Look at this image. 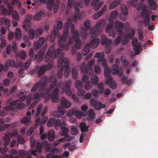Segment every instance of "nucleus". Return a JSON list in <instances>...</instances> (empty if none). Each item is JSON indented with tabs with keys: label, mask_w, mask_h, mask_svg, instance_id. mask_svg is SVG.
Returning <instances> with one entry per match:
<instances>
[{
	"label": "nucleus",
	"mask_w": 158,
	"mask_h": 158,
	"mask_svg": "<svg viewBox=\"0 0 158 158\" xmlns=\"http://www.w3.org/2000/svg\"><path fill=\"white\" fill-rule=\"evenodd\" d=\"M52 65L51 63H48L46 65H43L38 68L37 71V75L38 77H40L42 75L46 70H48L51 69Z\"/></svg>",
	"instance_id": "obj_16"
},
{
	"label": "nucleus",
	"mask_w": 158,
	"mask_h": 158,
	"mask_svg": "<svg viewBox=\"0 0 158 158\" xmlns=\"http://www.w3.org/2000/svg\"><path fill=\"white\" fill-rule=\"evenodd\" d=\"M27 154V152L23 150H19L18 152L19 155L22 158H24L25 156H26Z\"/></svg>",
	"instance_id": "obj_64"
},
{
	"label": "nucleus",
	"mask_w": 158,
	"mask_h": 158,
	"mask_svg": "<svg viewBox=\"0 0 158 158\" xmlns=\"http://www.w3.org/2000/svg\"><path fill=\"white\" fill-rule=\"evenodd\" d=\"M75 47L77 49L80 48L82 46V42L81 40L79 39H77L75 40Z\"/></svg>",
	"instance_id": "obj_57"
},
{
	"label": "nucleus",
	"mask_w": 158,
	"mask_h": 158,
	"mask_svg": "<svg viewBox=\"0 0 158 158\" xmlns=\"http://www.w3.org/2000/svg\"><path fill=\"white\" fill-rule=\"evenodd\" d=\"M0 120H2V123H0V132L3 131L5 130L6 128H7L10 125L9 124H6L4 125V123L2 118L0 119Z\"/></svg>",
	"instance_id": "obj_52"
},
{
	"label": "nucleus",
	"mask_w": 158,
	"mask_h": 158,
	"mask_svg": "<svg viewBox=\"0 0 158 158\" xmlns=\"http://www.w3.org/2000/svg\"><path fill=\"white\" fill-rule=\"evenodd\" d=\"M111 70L113 74H117L119 76H122L123 72V68L118 67L116 64H114L113 65Z\"/></svg>",
	"instance_id": "obj_17"
},
{
	"label": "nucleus",
	"mask_w": 158,
	"mask_h": 158,
	"mask_svg": "<svg viewBox=\"0 0 158 158\" xmlns=\"http://www.w3.org/2000/svg\"><path fill=\"white\" fill-rule=\"evenodd\" d=\"M10 134H8L5 135L3 137V139L4 141L3 143V145L6 146L8 144L10 141Z\"/></svg>",
	"instance_id": "obj_41"
},
{
	"label": "nucleus",
	"mask_w": 158,
	"mask_h": 158,
	"mask_svg": "<svg viewBox=\"0 0 158 158\" xmlns=\"http://www.w3.org/2000/svg\"><path fill=\"white\" fill-rule=\"evenodd\" d=\"M43 28H38L35 31V36L37 38L39 37L43 34Z\"/></svg>",
	"instance_id": "obj_48"
},
{
	"label": "nucleus",
	"mask_w": 158,
	"mask_h": 158,
	"mask_svg": "<svg viewBox=\"0 0 158 158\" xmlns=\"http://www.w3.org/2000/svg\"><path fill=\"white\" fill-rule=\"evenodd\" d=\"M67 37L66 36H62L60 38V43L59 44H60V46L61 45H63L64 47V50L65 49L67 51V48H68V46L67 44L65 45V43H66L65 42L66 40H67Z\"/></svg>",
	"instance_id": "obj_29"
},
{
	"label": "nucleus",
	"mask_w": 158,
	"mask_h": 158,
	"mask_svg": "<svg viewBox=\"0 0 158 158\" xmlns=\"http://www.w3.org/2000/svg\"><path fill=\"white\" fill-rule=\"evenodd\" d=\"M10 2L11 3V5H12L16 4L17 3H18V2H20V1L19 0H4V2L6 3H10L9 2Z\"/></svg>",
	"instance_id": "obj_60"
},
{
	"label": "nucleus",
	"mask_w": 158,
	"mask_h": 158,
	"mask_svg": "<svg viewBox=\"0 0 158 158\" xmlns=\"http://www.w3.org/2000/svg\"><path fill=\"white\" fill-rule=\"evenodd\" d=\"M103 4L102 2L95 1H93L91 5L94 6V10H97L102 6Z\"/></svg>",
	"instance_id": "obj_32"
},
{
	"label": "nucleus",
	"mask_w": 158,
	"mask_h": 158,
	"mask_svg": "<svg viewBox=\"0 0 158 158\" xmlns=\"http://www.w3.org/2000/svg\"><path fill=\"white\" fill-rule=\"evenodd\" d=\"M147 2L150 9L155 10L157 9V5L154 0H147Z\"/></svg>",
	"instance_id": "obj_26"
},
{
	"label": "nucleus",
	"mask_w": 158,
	"mask_h": 158,
	"mask_svg": "<svg viewBox=\"0 0 158 158\" xmlns=\"http://www.w3.org/2000/svg\"><path fill=\"white\" fill-rule=\"evenodd\" d=\"M45 40L44 38L42 37L40 38L38 41L34 42V48L35 50L39 49L41 48Z\"/></svg>",
	"instance_id": "obj_19"
},
{
	"label": "nucleus",
	"mask_w": 158,
	"mask_h": 158,
	"mask_svg": "<svg viewBox=\"0 0 158 158\" xmlns=\"http://www.w3.org/2000/svg\"><path fill=\"white\" fill-rule=\"evenodd\" d=\"M61 132H60L59 134L62 136H64L66 138H69L70 135L68 133L69 131V129L66 127H61L60 128Z\"/></svg>",
	"instance_id": "obj_24"
},
{
	"label": "nucleus",
	"mask_w": 158,
	"mask_h": 158,
	"mask_svg": "<svg viewBox=\"0 0 158 158\" xmlns=\"http://www.w3.org/2000/svg\"><path fill=\"white\" fill-rule=\"evenodd\" d=\"M90 102L96 110H99L106 107L105 104H103L101 102L97 101L96 99H90Z\"/></svg>",
	"instance_id": "obj_13"
},
{
	"label": "nucleus",
	"mask_w": 158,
	"mask_h": 158,
	"mask_svg": "<svg viewBox=\"0 0 158 158\" xmlns=\"http://www.w3.org/2000/svg\"><path fill=\"white\" fill-rule=\"evenodd\" d=\"M141 10V11L140 13V16L142 18L144 17L143 20V23L146 26H147L149 24L151 21L150 15L148 14V11L146 9L145 5L143 4L140 5L138 6V10Z\"/></svg>",
	"instance_id": "obj_8"
},
{
	"label": "nucleus",
	"mask_w": 158,
	"mask_h": 158,
	"mask_svg": "<svg viewBox=\"0 0 158 158\" xmlns=\"http://www.w3.org/2000/svg\"><path fill=\"white\" fill-rule=\"evenodd\" d=\"M85 81H83L82 80V81L80 80H77L75 83V86L76 88L77 89H80L83 87V86L84 85H83V82H85Z\"/></svg>",
	"instance_id": "obj_40"
},
{
	"label": "nucleus",
	"mask_w": 158,
	"mask_h": 158,
	"mask_svg": "<svg viewBox=\"0 0 158 158\" xmlns=\"http://www.w3.org/2000/svg\"><path fill=\"white\" fill-rule=\"evenodd\" d=\"M81 107L82 110L83 111L84 116H86L88 114L87 111L88 109V106L86 105H83Z\"/></svg>",
	"instance_id": "obj_61"
},
{
	"label": "nucleus",
	"mask_w": 158,
	"mask_h": 158,
	"mask_svg": "<svg viewBox=\"0 0 158 158\" xmlns=\"http://www.w3.org/2000/svg\"><path fill=\"white\" fill-rule=\"evenodd\" d=\"M103 86V84L101 82H99L97 86L98 88V90L100 93H102L103 92L104 89Z\"/></svg>",
	"instance_id": "obj_62"
},
{
	"label": "nucleus",
	"mask_w": 158,
	"mask_h": 158,
	"mask_svg": "<svg viewBox=\"0 0 158 158\" xmlns=\"http://www.w3.org/2000/svg\"><path fill=\"white\" fill-rule=\"evenodd\" d=\"M120 3L119 0H114L110 4L109 9L110 10L114 8L115 7L117 6Z\"/></svg>",
	"instance_id": "obj_44"
},
{
	"label": "nucleus",
	"mask_w": 158,
	"mask_h": 158,
	"mask_svg": "<svg viewBox=\"0 0 158 158\" xmlns=\"http://www.w3.org/2000/svg\"><path fill=\"white\" fill-rule=\"evenodd\" d=\"M28 36L30 39L32 40L35 37H36L35 34V31L33 29H30L28 32Z\"/></svg>",
	"instance_id": "obj_50"
},
{
	"label": "nucleus",
	"mask_w": 158,
	"mask_h": 158,
	"mask_svg": "<svg viewBox=\"0 0 158 158\" xmlns=\"http://www.w3.org/2000/svg\"><path fill=\"white\" fill-rule=\"evenodd\" d=\"M1 22L3 23H4L6 27L9 28L10 26V20L8 19H1Z\"/></svg>",
	"instance_id": "obj_55"
},
{
	"label": "nucleus",
	"mask_w": 158,
	"mask_h": 158,
	"mask_svg": "<svg viewBox=\"0 0 158 158\" xmlns=\"http://www.w3.org/2000/svg\"><path fill=\"white\" fill-rule=\"evenodd\" d=\"M71 81L70 80L67 81L65 83V90L66 94L68 96H71L72 99H77L76 94H73L70 89L71 85Z\"/></svg>",
	"instance_id": "obj_12"
},
{
	"label": "nucleus",
	"mask_w": 158,
	"mask_h": 158,
	"mask_svg": "<svg viewBox=\"0 0 158 158\" xmlns=\"http://www.w3.org/2000/svg\"><path fill=\"white\" fill-rule=\"evenodd\" d=\"M12 99H8L6 102V105H9L4 107L6 110H11L13 112L18 111L19 110L24 107L25 104L21 102L24 101L25 99H20V100H16L12 101Z\"/></svg>",
	"instance_id": "obj_2"
},
{
	"label": "nucleus",
	"mask_w": 158,
	"mask_h": 158,
	"mask_svg": "<svg viewBox=\"0 0 158 158\" xmlns=\"http://www.w3.org/2000/svg\"><path fill=\"white\" fill-rule=\"evenodd\" d=\"M55 137V131L53 130H50L48 134V139L50 141H52L54 140Z\"/></svg>",
	"instance_id": "obj_33"
},
{
	"label": "nucleus",
	"mask_w": 158,
	"mask_h": 158,
	"mask_svg": "<svg viewBox=\"0 0 158 158\" xmlns=\"http://www.w3.org/2000/svg\"><path fill=\"white\" fill-rule=\"evenodd\" d=\"M45 150L48 152H52L54 153H57L59 151V149L55 147H52L51 145L47 144L45 147Z\"/></svg>",
	"instance_id": "obj_22"
},
{
	"label": "nucleus",
	"mask_w": 158,
	"mask_h": 158,
	"mask_svg": "<svg viewBox=\"0 0 158 158\" xmlns=\"http://www.w3.org/2000/svg\"><path fill=\"white\" fill-rule=\"evenodd\" d=\"M15 37L17 39H19L21 36V32L20 29L17 28L15 31Z\"/></svg>",
	"instance_id": "obj_63"
},
{
	"label": "nucleus",
	"mask_w": 158,
	"mask_h": 158,
	"mask_svg": "<svg viewBox=\"0 0 158 158\" xmlns=\"http://www.w3.org/2000/svg\"><path fill=\"white\" fill-rule=\"evenodd\" d=\"M47 108L44 106L43 107L42 105L39 104L36 108V110L35 112L36 116H39L40 114L42 116H44L45 114L47 112Z\"/></svg>",
	"instance_id": "obj_14"
},
{
	"label": "nucleus",
	"mask_w": 158,
	"mask_h": 158,
	"mask_svg": "<svg viewBox=\"0 0 158 158\" xmlns=\"http://www.w3.org/2000/svg\"><path fill=\"white\" fill-rule=\"evenodd\" d=\"M90 47L89 44H86L82 50V55L85 56L89 52L90 50Z\"/></svg>",
	"instance_id": "obj_36"
},
{
	"label": "nucleus",
	"mask_w": 158,
	"mask_h": 158,
	"mask_svg": "<svg viewBox=\"0 0 158 158\" xmlns=\"http://www.w3.org/2000/svg\"><path fill=\"white\" fill-rule=\"evenodd\" d=\"M64 47L63 45H61L57 49H54L52 51L50 50L47 53L45 57V62H48L49 60L50 61L49 63H51L53 65V63L52 62V60H53L54 58L56 59L58 58L61 56V55H63V57H64Z\"/></svg>",
	"instance_id": "obj_1"
},
{
	"label": "nucleus",
	"mask_w": 158,
	"mask_h": 158,
	"mask_svg": "<svg viewBox=\"0 0 158 158\" xmlns=\"http://www.w3.org/2000/svg\"><path fill=\"white\" fill-rule=\"evenodd\" d=\"M100 43V40L98 39L95 38L92 40L90 43V46L92 48H95Z\"/></svg>",
	"instance_id": "obj_27"
},
{
	"label": "nucleus",
	"mask_w": 158,
	"mask_h": 158,
	"mask_svg": "<svg viewBox=\"0 0 158 158\" xmlns=\"http://www.w3.org/2000/svg\"><path fill=\"white\" fill-rule=\"evenodd\" d=\"M60 102L61 106L64 108H68L70 106L71 103L68 99H62Z\"/></svg>",
	"instance_id": "obj_28"
},
{
	"label": "nucleus",
	"mask_w": 158,
	"mask_h": 158,
	"mask_svg": "<svg viewBox=\"0 0 158 158\" xmlns=\"http://www.w3.org/2000/svg\"><path fill=\"white\" fill-rule=\"evenodd\" d=\"M48 119V117L46 116H44L41 119L40 117L38 118L35 123L34 128H36L38 125L40 126H41L44 125L47 121Z\"/></svg>",
	"instance_id": "obj_18"
},
{
	"label": "nucleus",
	"mask_w": 158,
	"mask_h": 158,
	"mask_svg": "<svg viewBox=\"0 0 158 158\" xmlns=\"http://www.w3.org/2000/svg\"><path fill=\"white\" fill-rule=\"evenodd\" d=\"M31 64L30 61L27 60L23 65H21L20 68L18 69V73H21L24 70L27 69L29 67Z\"/></svg>",
	"instance_id": "obj_25"
},
{
	"label": "nucleus",
	"mask_w": 158,
	"mask_h": 158,
	"mask_svg": "<svg viewBox=\"0 0 158 158\" xmlns=\"http://www.w3.org/2000/svg\"><path fill=\"white\" fill-rule=\"evenodd\" d=\"M84 67L80 66V69L82 70V72L84 73H86L83 75L82 77V80L84 81H86L88 79L89 76V75H91L93 72V69L89 67H85V65H83Z\"/></svg>",
	"instance_id": "obj_11"
},
{
	"label": "nucleus",
	"mask_w": 158,
	"mask_h": 158,
	"mask_svg": "<svg viewBox=\"0 0 158 158\" xmlns=\"http://www.w3.org/2000/svg\"><path fill=\"white\" fill-rule=\"evenodd\" d=\"M101 43L102 45H106L107 48H110L112 47L111 41L109 39L107 40L106 35H102L101 37Z\"/></svg>",
	"instance_id": "obj_15"
},
{
	"label": "nucleus",
	"mask_w": 158,
	"mask_h": 158,
	"mask_svg": "<svg viewBox=\"0 0 158 158\" xmlns=\"http://www.w3.org/2000/svg\"><path fill=\"white\" fill-rule=\"evenodd\" d=\"M121 9L123 14L124 16H127L128 14V10L127 6L124 4L122 5Z\"/></svg>",
	"instance_id": "obj_45"
},
{
	"label": "nucleus",
	"mask_w": 158,
	"mask_h": 158,
	"mask_svg": "<svg viewBox=\"0 0 158 158\" xmlns=\"http://www.w3.org/2000/svg\"><path fill=\"white\" fill-rule=\"evenodd\" d=\"M106 23L105 19L100 20L91 30L90 33L94 36H97L101 32V30L104 27Z\"/></svg>",
	"instance_id": "obj_9"
},
{
	"label": "nucleus",
	"mask_w": 158,
	"mask_h": 158,
	"mask_svg": "<svg viewBox=\"0 0 158 158\" xmlns=\"http://www.w3.org/2000/svg\"><path fill=\"white\" fill-rule=\"evenodd\" d=\"M55 0H48L47 4V8L49 10H51Z\"/></svg>",
	"instance_id": "obj_54"
},
{
	"label": "nucleus",
	"mask_w": 158,
	"mask_h": 158,
	"mask_svg": "<svg viewBox=\"0 0 158 158\" xmlns=\"http://www.w3.org/2000/svg\"><path fill=\"white\" fill-rule=\"evenodd\" d=\"M48 45L47 44H45L43 47L40 49L39 53L38 55L40 58H43L44 56V54L46 49L47 48Z\"/></svg>",
	"instance_id": "obj_34"
},
{
	"label": "nucleus",
	"mask_w": 158,
	"mask_h": 158,
	"mask_svg": "<svg viewBox=\"0 0 158 158\" xmlns=\"http://www.w3.org/2000/svg\"><path fill=\"white\" fill-rule=\"evenodd\" d=\"M58 32L57 29L56 28H54L51 32L50 37V41L51 43L53 42L54 41L56 38V35L57 34Z\"/></svg>",
	"instance_id": "obj_31"
},
{
	"label": "nucleus",
	"mask_w": 158,
	"mask_h": 158,
	"mask_svg": "<svg viewBox=\"0 0 158 158\" xmlns=\"http://www.w3.org/2000/svg\"><path fill=\"white\" fill-rule=\"evenodd\" d=\"M27 106L29 108L34 107L39 102L40 99H27Z\"/></svg>",
	"instance_id": "obj_20"
},
{
	"label": "nucleus",
	"mask_w": 158,
	"mask_h": 158,
	"mask_svg": "<svg viewBox=\"0 0 158 158\" xmlns=\"http://www.w3.org/2000/svg\"><path fill=\"white\" fill-rule=\"evenodd\" d=\"M58 87L57 86L56 80H53L51 83L49 88L47 89L48 91H49L50 89L53 90L51 99H57V97L58 94Z\"/></svg>",
	"instance_id": "obj_10"
},
{
	"label": "nucleus",
	"mask_w": 158,
	"mask_h": 158,
	"mask_svg": "<svg viewBox=\"0 0 158 158\" xmlns=\"http://www.w3.org/2000/svg\"><path fill=\"white\" fill-rule=\"evenodd\" d=\"M104 74L105 76V82L109 85V87L113 89L117 87V83L111 76V73L110 67H106L104 69Z\"/></svg>",
	"instance_id": "obj_5"
},
{
	"label": "nucleus",
	"mask_w": 158,
	"mask_h": 158,
	"mask_svg": "<svg viewBox=\"0 0 158 158\" xmlns=\"http://www.w3.org/2000/svg\"><path fill=\"white\" fill-rule=\"evenodd\" d=\"M123 37L121 35H120L118 36V37L115 40V43L116 44H119L121 41H122L125 44H126L128 42L127 40L125 37L123 39Z\"/></svg>",
	"instance_id": "obj_30"
},
{
	"label": "nucleus",
	"mask_w": 158,
	"mask_h": 158,
	"mask_svg": "<svg viewBox=\"0 0 158 158\" xmlns=\"http://www.w3.org/2000/svg\"><path fill=\"white\" fill-rule=\"evenodd\" d=\"M8 66L7 63H6L4 66L2 64H0V72H1L3 70L4 71H6L8 69Z\"/></svg>",
	"instance_id": "obj_56"
},
{
	"label": "nucleus",
	"mask_w": 158,
	"mask_h": 158,
	"mask_svg": "<svg viewBox=\"0 0 158 158\" xmlns=\"http://www.w3.org/2000/svg\"><path fill=\"white\" fill-rule=\"evenodd\" d=\"M69 61L66 57H63V55H61L58 58L57 62V67H60L63 65V70L64 69V75L65 77H68L70 73V67L69 65Z\"/></svg>",
	"instance_id": "obj_4"
},
{
	"label": "nucleus",
	"mask_w": 158,
	"mask_h": 158,
	"mask_svg": "<svg viewBox=\"0 0 158 158\" xmlns=\"http://www.w3.org/2000/svg\"><path fill=\"white\" fill-rule=\"evenodd\" d=\"M81 131L82 132H87L88 130V127L84 122H81L79 125Z\"/></svg>",
	"instance_id": "obj_42"
},
{
	"label": "nucleus",
	"mask_w": 158,
	"mask_h": 158,
	"mask_svg": "<svg viewBox=\"0 0 158 158\" xmlns=\"http://www.w3.org/2000/svg\"><path fill=\"white\" fill-rule=\"evenodd\" d=\"M106 8L105 7H103L101 10H99L98 12L95 14L93 16V18L94 19H97L98 18L100 17L102 14L104 13L106 10Z\"/></svg>",
	"instance_id": "obj_35"
},
{
	"label": "nucleus",
	"mask_w": 158,
	"mask_h": 158,
	"mask_svg": "<svg viewBox=\"0 0 158 158\" xmlns=\"http://www.w3.org/2000/svg\"><path fill=\"white\" fill-rule=\"evenodd\" d=\"M45 15L44 11L42 10H40L36 13L35 15L34 16L33 18L35 20H37L39 19L38 18L44 16Z\"/></svg>",
	"instance_id": "obj_37"
},
{
	"label": "nucleus",
	"mask_w": 158,
	"mask_h": 158,
	"mask_svg": "<svg viewBox=\"0 0 158 158\" xmlns=\"http://www.w3.org/2000/svg\"><path fill=\"white\" fill-rule=\"evenodd\" d=\"M73 6L75 8V15L73 17H72L73 20L76 22L77 21V19L80 17V12L78 7L81 8L82 7V4L79 2H77L74 0H68V7L69 9L72 8Z\"/></svg>",
	"instance_id": "obj_6"
},
{
	"label": "nucleus",
	"mask_w": 158,
	"mask_h": 158,
	"mask_svg": "<svg viewBox=\"0 0 158 158\" xmlns=\"http://www.w3.org/2000/svg\"><path fill=\"white\" fill-rule=\"evenodd\" d=\"M30 118L29 117H25L23 118L21 120V122L27 125H29L30 124Z\"/></svg>",
	"instance_id": "obj_49"
},
{
	"label": "nucleus",
	"mask_w": 158,
	"mask_h": 158,
	"mask_svg": "<svg viewBox=\"0 0 158 158\" xmlns=\"http://www.w3.org/2000/svg\"><path fill=\"white\" fill-rule=\"evenodd\" d=\"M120 3L119 0H114L110 4L109 9L110 10L114 8L115 7L117 6Z\"/></svg>",
	"instance_id": "obj_43"
},
{
	"label": "nucleus",
	"mask_w": 158,
	"mask_h": 158,
	"mask_svg": "<svg viewBox=\"0 0 158 158\" xmlns=\"http://www.w3.org/2000/svg\"><path fill=\"white\" fill-rule=\"evenodd\" d=\"M27 157L25 158H31L33 155L36 156L37 154L35 153V152L34 150H30L27 152Z\"/></svg>",
	"instance_id": "obj_47"
},
{
	"label": "nucleus",
	"mask_w": 158,
	"mask_h": 158,
	"mask_svg": "<svg viewBox=\"0 0 158 158\" xmlns=\"http://www.w3.org/2000/svg\"><path fill=\"white\" fill-rule=\"evenodd\" d=\"M9 64L11 67H15L16 68H19L21 64V63H16L14 60H10L9 61Z\"/></svg>",
	"instance_id": "obj_51"
},
{
	"label": "nucleus",
	"mask_w": 158,
	"mask_h": 158,
	"mask_svg": "<svg viewBox=\"0 0 158 158\" xmlns=\"http://www.w3.org/2000/svg\"><path fill=\"white\" fill-rule=\"evenodd\" d=\"M135 34V32L134 30L132 29L127 34L126 36L127 38L131 39L134 36Z\"/></svg>",
	"instance_id": "obj_58"
},
{
	"label": "nucleus",
	"mask_w": 158,
	"mask_h": 158,
	"mask_svg": "<svg viewBox=\"0 0 158 158\" xmlns=\"http://www.w3.org/2000/svg\"><path fill=\"white\" fill-rule=\"evenodd\" d=\"M7 6L8 8V10H7L3 6L1 5L0 6V9L2 11V13L3 14H6L8 13V12H11L13 9V7L10 3H7Z\"/></svg>",
	"instance_id": "obj_21"
},
{
	"label": "nucleus",
	"mask_w": 158,
	"mask_h": 158,
	"mask_svg": "<svg viewBox=\"0 0 158 158\" xmlns=\"http://www.w3.org/2000/svg\"><path fill=\"white\" fill-rule=\"evenodd\" d=\"M114 24L116 28V29L114 31L113 30V24H108L106 27V31L107 33H110V36H112L113 38L115 37L116 35V33L118 32L119 33H121L124 30V24L118 20L115 21Z\"/></svg>",
	"instance_id": "obj_3"
},
{
	"label": "nucleus",
	"mask_w": 158,
	"mask_h": 158,
	"mask_svg": "<svg viewBox=\"0 0 158 158\" xmlns=\"http://www.w3.org/2000/svg\"><path fill=\"white\" fill-rule=\"evenodd\" d=\"M134 48V50L135 51V54L136 55L139 54L140 52V49H141V46L140 43H137L133 45Z\"/></svg>",
	"instance_id": "obj_38"
},
{
	"label": "nucleus",
	"mask_w": 158,
	"mask_h": 158,
	"mask_svg": "<svg viewBox=\"0 0 158 158\" xmlns=\"http://www.w3.org/2000/svg\"><path fill=\"white\" fill-rule=\"evenodd\" d=\"M89 24V21L88 20H86L84 23L83 27H82L83 29L85 31L89 30L90 28Z\"/></svg>",
	"instance_id": "obj_53"
},
{
	"label": "nucleus",
	"mask_w": 158,
	"mask_h": 158,
	"mask_svg": "<svg viewBox=\"0 0 158 158\" xmlns=\"http://www.w3.org/2000/svg\"><path fill=\"white\" fill-rule=\"evenodd\" d=\"M48 81H47V77L46 76H44L42 77L39 82L36 83L31 88V90L32 92H34L39 88L38 91H41L42 90L46 89Z\"/></svg>",
	"instance_id": "obj_7"
},
{
	"label": "nucleus",
	"mask_w": 158,
	"mask_h": 158,
	"mask_svg": "<svg viewBox=\"0 0 158 158\" xmlns=\"http://www.w3.org/2000/svg\"><path fill=\"white\" fill-rule=\"evenodd\" d=\"M57 121V119L55 118H51L49 119L48 121L47 126L48 127H51L53 125L54 126L55 123H56Z\"/></svg>",
	"instance_id": "obj_39"
},
{
	"label": "nucleus",
	"mask_w": 158,
	"mask_h": 158,
	"mask_svg": "<svg viewBox=\"0 0 158 158\" xmlns=\"http://www.w3.org/2000/svg\"><path fill=\"white\" fill-rule=\"evenodd\" d=\"M42 145L41 143L40 142L37 143L35 148L36 151L40 153L42 152Z\"/></svg>",
	"instance_id": "obj_59"
},
{
	"label": "nucleus",
	"mask_w": 158,
	"mask_h": 158,
	"mask_svg": "<svg viewBox=\"0 0 158 158\" xmlns=\"http://www.w3.org/2000/svg\"><path fill=\"white\" fill-rule=\"evenodd\" d=\"M61 106L58 107V110H56L54 111L52 113V115L56 117H59L63 116L64 113V111L63 110H61Z\"/></svg>",
	"instance_id": "obj_23"
},
{
	"label": "nucleus",
	"mask_w": 158,
	"mask_h": 158,
	"mask_svg": "<svg viewBox=\"0 0 158 158\" xmlns=\"http://www.w3.org/2000/svg\"><path fill=\"white\" fill-rule=\"evenodd\" d=\"M91 82L92 84H96L98 82V78L97 74H93L91 77Z\"/></svg>",
	"instance_id": "obj_46"
}]
</instances>
